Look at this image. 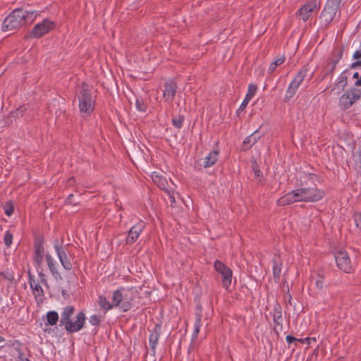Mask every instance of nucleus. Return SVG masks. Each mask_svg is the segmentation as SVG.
Wrapping results in <instances>:
<instances>
[{"mask_svg": "<svg viewBox=\"0 0 361 361\" xmlns=\"http://www.w3.org/2000/svg\"><path fill=\"white\" fill-rule=\"evenodd\" d=\"M37 16V11H27L23 8L13 10L2 23L4 31L16 30L23 25L32 23Z\"/></svg>", "mask_w": 361, "mask_h": 361, "instance_id": "nucleus-1", "label": "nucleus"}, {"mask_svg": "<svg viewBox=\"0 0 361 361\" xmlns=\"http://www.w3.org/2000/svg\"><path fill=\"white\" fill-rule=\"evenodd\" d=\"M75 309L72 305L66 306L61 314L60 326H63L66 331L73 334L80 331L85 325L86 317L82 311H80L76 314V320L72 322L71 317L74 314Z\"/></svg>", "mask_w": 361, "mask_h": 361, "instance_id": "nucleus-2", "label": "nucleus"}, {"mask_svg": "<svg viewBox=\"0 0 361 361\" xmlns=\"http://www.w3.org/2000/svg\"><path fill=\"white\" fill-rule=\"evenodd\" d=\"M137 291L134 288H121L113 293L111 300L114 307L121 309L123 312L132 307V302L136 296Z\"/></svg>", "mask_w": 361, "mask_h": 361, "instance_id": "nucleus-3", "label": "nucleus"}, {"mask_svg": "<svg viewBox=\"0 0 361 361\" xmlns=\"http://www.w3.org/2000/svg\"><path fill=\"white\" fill-rule=\"evenodd\" d=\"M80 111L85 115H90L94 108V98L92 96L90 86L82 82L78 94Z\"/></svg>", "mask_w": 361, "mask_h": 361, "instance_id": "nucleus-4", "label": "nucleus"}, {"mask_svg": "<svg viewBox=\"0 0 361 361\" xmlns=\"http://www.w3.org/2000/svg\"><path fill=\"white\" fill-rule=\"evenodd\" d=\"M298 202H313L322 200L324 192L316 188H302L294 190Z\"/></svg>", "mask_w": 361, "mask_h": 361, "instance_id": "nucleus-5", "label": "nucleus"}, {"mask_svg": "<svg viewBox=\"0 0 361 361\" xmlns=\"http://www.w3.org/2000/svg\"><path fill=\"white\" fill-rule=\"evenodd\" d=\"M68 245L63 246L59 243L57 239L55 240L54 247L57 254L59 259L62 267L66 270L70 271L73 268L72 260L74 259V256L70 252V251L68 250Z\"/></svg>", "mask_w": 361, "mask_h": 361, "instance_id": "nucleus-6", "label": "nucleus"}, {"mask_svg": "<svg viewBox=\"0 0 361 361\" xmlns=\"http://www.w3.org/2000/svg\"><path fill=\"white\" fill-rule=\"evenodd\" d=\"M214 266L216 272L220 275L222 286L228 290L231 284L232 270L219 260H216Z\"/></svg>", "mask_w": 361, "mask_h": 361, "instance_id": "nucleus-7", "label": "nucleus"}, {"mask_svg": "<svg viewBox=\"0 0 361 361\" xmlns=\"http://www.w3.org/2000/svg\"><path fill=\"white\" fill-rule=\"evenodd\" d=\"M308 72L307 66H304L297 73L293 80L289 85L285 97V99L288 100L291 99L296 93L298 87L304 80Z\"/></svg>", "mask_w": 361, "mask_h": 361, "instance_id": "nucleus-8", "label": "nucleus"}, {"mask_svg": "<svg viewBox=\"0 0 361 361\" xmlns=\"http://www.w3.org/2000/svg\"><path fill=\"white\" fill-rule=\"evenodd\" d=\"M335 259L337 267L345 273L353 271V264L346 251L339 250L335 254Z\"/></svg>", "mask_w": 361, "mask_h": 361, "instance_id": "nucleus-9", "label": "nucleus"}, {"mask_svg": "<svg viewBox=\"0 0 361 361\" xmlns=\"http://www.w3.org/2000/svg\"><path fill=\"white\" fill-rule=\"evenodd\" d=\"M55 27V23L49 19H44L40 23L35 25L32 31V35L35 38H40L47 34Z\"/></svg>", "mask_w": 361, "mask_h": 361, "instance_id": "nucleus-10", "label": "nucleus"}, {"mask_svg": "<svg viewBox=\"0 0 361 361\" xmlns=\"http://www.w3.org/2000/svg\"><path fill=\"white\" fill-rule=\"evenodd\" d=\"M29 276V284L30 288L32 289V294L34 295L37 303H42L44 299V293L42 288L39 284L37 281L35 279L34 276L31 274V273L28 272Z\"/></svg>", "mask_w": 361, "mask_h": 361, "instance_id": "nucleus-11", "label": "nucleus"}, {"mask_svg": "<svg viewBox=\"0 0 361 361\" xmlns=\"http://www.w3.org/2000/svg\"><path fill=\"white\" fill-rule=\"evenodd\" d=\"M145 227V224L142 221H140L136 225L131 227V228L128 231V235L126 238V243L128 245H132L133 243H134L138 239L140 234L142 232Z\"/></svg>", "mask_w": 361, "mask_h": 361, "instance_id": "nucleus-12", "label": "nucleus"}, {"mask_svg": "<svg viewBox=\"0 0 361 361\" xmlns=\"http://www.w3.org/2000/svg\"><path fill=\"white\" fill-rule=\"evenodd\" d=\"M177 85L172 80L164 84V97L167 102H172L176 94Z\"/></svg>", "mask_w": 361, "mask_h": 361, "instance_id": "nucleus-13", "label": "nucleus"}, {"mask_svg": "<svg viewBox=\"0 0 361 361\" xmlns=\"http://www.w3.org/2000/svg\"><path fill=\"white\" fill-rule=\"evenodd\" d=\"M346 71H343L337 78L336 82L334 86V87L331 90L330 93L334 94H339L342 92L345 87L348 83V78L345 75Z\"/></svg>", "mask_w": 361, "mask_h": 361, "instance_id": "nucleus-14", "label": "nucleus"}, {"mask_svg": "<svg viewBox=\"0 0 361 361\" xmlns=\"http://www.w3.org/2000/svg\"><path fill=\"white\" fill-rule=\"evenodd\" d=\"M317 7L316 1H312L305 4L298 11L299 15L301 16L304 22L307 21L311 16V13L314 11Z\"/></svg>", "mask_w": 361, "mask_h": 361, "instance_id": "nucleus-15", "label": "nucleus"}, {"mask_svg": "<svg viewBox=\"0 0 361 361\" xmlns=\"http://www.w3.org/2000/svg\"><path fill=\"white\" fill-rule=\"evenodd\" d=\"M48 268L55 279H62V276L57 269V263L49 253L45 255Z\"/></svg>", "mask_w": 361, "mask_h": 361, "instance_id": "nucleus-16", "label": "nucleus"}, {"mask_svg": "<svg viewBox=\"0 0 361 361\" xmlns=\"http://www.w3.org/2000/svg\"><path fill=\"white\" fill-rule=\"evenodd\" d=\"M295 202H298L296 198V195L295 192V190H293L281 197H280L277 202L276 204L278 206L283 207L286 205H289L291 204H293Z\"/></svg>", "mask_w": 361, "mask_h": 361, "instance_id": "nucleus-17", "label": "nucleus"}, {"mask_svg": "<svg viewBox=\"0 0 361 361\" xmlns=\"http://www.w3.org/2000/svg\"><path fill=\"white\" fill-rule=\"evenodd\" d=\"M44 247L43 244L40 241H37L35 243V255L34 262L37 265H40L44 259Z\"/></svg>", "mask_w": 361, "mask_h": 361, "instance_id": "nucleus-18", "label": "nucleus"}, {"mask_svg": "<svg viewBox=\"0 0 361 361\" xmlns=\"http://www.w3.org/2000/svg\"><path fill=\"white\" fill-rule=\"evenodd\" d=\"M261 137L258 130H256L250 135L247 136L243 141L242 149L243 151L249 149L252 145H254Z\"/></svg>", "mask_w": 361, "mask_h": 361, "instance_id": "nucleus-19", "label": "nucleus"}, {"mask_svg": "<svg viewBox=\"0 0 361 361\" xmlns=\"http://www.w3.org/2000/svg\"><path fill=\"white\" fill-rule=\"evenodd\" d=\"M219 152L218 149H214L207 156L203 162L204 168H209L215 164L219 159Z\"/></svg>", "mask_w": 361, "mask_h": 361, "instance_id": "nucleus-20", "label": "nucleus"}, {"mask_svg": "<svg viewBox=\"0 0 361 361\" xmlns=\"http://www.w3.org/2000/svg\"><path fill=\"white\" fill-rule=\"evenodd\" d=\"M273 263V275L274 281L278 282L281 277L282 263L278 257H274Z\"/></svg>", "mask_w": 361, "mask_h": 361, "instance_id": "nucleus-21", "label": "nucleus"}, {"mask_svg": "<svg viewBox=\"0 0 361 361\" xmlns=\"http://www.w3.org/2000/svg\"><path fill=\"white\" fill-rule=\"evenodd\" d=\"M353 105L350 99V94L348 91L342 94L338 101V106L343 110H346L349 109Z\"/></svg>", "mask_w": 361, "mask_h": 361, "instance_id": "nucleus-22", "label": "nucleus"}, {"mask_svg": "<svg viewBox=\"0 0 361 361\" xmlns=\"http://www.w3.org/2000/svg\"><path fill=\"white\" fill-rule=\"evenodd\" d=\"M160 333L158 330V327L156 326L151 332L149 338V345L154 352L155 351L156 345L159 339Z\"/></svg>", "mask_w": 361, "mask_h": 361, "instance_id": "nucleus-23", "label": "nucleus"}, {"mask_svg": "<svg viewBox=\"0 0 361 361\" xmlns=\"http://www.w3.org/2000/svg\"><path fill=\"white\" fill-rule=\"evenodd\" d=\"M152 179L153 182L160 189L166 190V185H167V180H166V179L165 178L159 176L158 173L154 172L152 174Z\"/></svg>", "mask_w": 361, "mask_h": 361, "instance_id": "nucleus-24", "label": "nucleus"}, {"mask_svg": "<svg viewBox=\"0 0 361 361\" xmlns=\"http://www.w3.org/2000/svg\"><path fill=\"white\" fill-rule=\"evenodd\" d=\"M336 12L324 7L322 14L321 18L324 20L325 24L329 25L334 19L336 16Z\"/></svg>", "mask_w": 361, "mask_h": 361, "instance_id": "nucleus-25", "label": "nucleus"}, {"mask_svg": "<svg viewBox=\"0 0 361 361\" xmlns=\"http://www.w3.org/2000/svg\"><path fill=\"white\" fill-rule=\"evenodd\" d=\"M97 302L100 307L104 310L106 312L111 310L113 307H115L114 302H109L106 298L104 295H99Z\"/></svg>", "mask_w": 361, "mask_h": 361, "instance_id": "nucleus-26", "label": "nucleus"}, {"mask_svg": "<svg viewBox=\"0 0 361 361\" xmlns=\"http://www.w3.org/2000/svg\"><path fill=\"white\" fill-rule=\"evenodd\" d=\"M274 322L275 324V331H277V328L279 326L280 329H282L283 317L281 312L278 310L276 308L274 310Z\"/></svg>", "mask_w": 361, "mask_h": 361, "instance_id": "nucleus-27", "label": "nucleus"}, {"mask_svg": "<svg viewBox=\"0 0 361 361\" xmlns=\"http://www.w3.org/2000/svg\"><path fill=\"white\" fill-rule=\"evenodd\" d=\"M352 104H355L361 98V89L353 87L348 91Z\"/></svg>", "mask_w": 361, "mask_h": 361, "instance_id": "nucleus-28", "label": "nucleus"}, {"mask_svg": "<svg viewBox=\"0 0 361 361\" xmlns=\"http://www.w3.org/2000/svg\"><path fill=\"white\" fill-rule=\"evenodd\" d=\"M47 325L54 326L59 320L58 313L55 311H50L47 314Z\"/></svg>", "mask_w": 361, "mask_h": 361, "instance_id": "nucleus-29", "label": "nucleus"}, {"mask_svg": "<svg viewBox=\"0 0 361 361\" xmlns=\"http://www.w3.org/2000/svg\"><path fill=\"white\" fill-rule=\"evenodd\" d=\"M336 66V61H331L329 63L323 71L324 75L322 76V79L325 78L328 75L332 76Z\"/></svg>", "mask_w": 361, "mask_h": 361, "instance_id": "nucleus-30", "label": "nucleus"}, {"mask_svg": "<svg viewBox=\"0 0 361 361\" xmlns=\"http://www.w3.org/2000/svg\"><path fill=\"white\" fill-rule=\"evenodd\" d=\"M342 0H327L324 7L335 12L339 9Z\"/></svg>", "mask_w": 361, "mask_h": 361, "instance_id": "nucleus-31", "label": "nucleus"}, {"mask_svg": "<svg viewBox=\"0 0 361 361\" xmlns=\"http://www.w3.org/2000/svg\"><path fill=\"white\" fill-rule=\"evenodd\" d=\"M284 61H285V58L284 57H280V58L276 59L274 61H273L269 65V69H268L269 72V73L274 72L275 71V69L276 68V67L278 66L281 65Z\"/></svg>", "mask_w": 361, "mask_h": 361, "instance_id": "nucleus-32", "label": "nucleus"}, {"mask_svg": "<svg viewBox=\"0 0 361 361\" xmlns=\"http://www.w3.org/2000/svg\"><path fill=\"white\" fill-rule=\"evenodd\" d=\"M257 90V87L255 84H250L248 87V91L245 95V99L250 101V99L255 94Z\"/></svg>", "mask_w": 361, "mask_h": 361, "instance_id": "nucleus-33", "label": "nucleus"}, {"mask_svg": "<svg viewBox=\"0 0 361 361\" xmlns=\"http://www.w3.org/2000/svg\"><path fill=\"white\" fill-rule=\"evenodd\" d=\"M4 213L11 216L14 212V206L11 202H7L4 206Z\"/></svg>", "mask_w": 361, "mask_h": 361, "instance_id": "nucleus-34", "label": "nucleus"}, {"mask_svg": "<svg viewBox=\"0 0 361 361\" xmlns=\"http://www.w3.org/2000/svg\"><path fill=\"white\" fill-rule=\"evenodd\" d=\"M136 108L140 111H146L147 104L142 99H137L135 102Z\"/></svg>", "mask_w": 361, "mask_h": 361, "instance_id": "nucleus-35", "label": "nucleus"}, {"mask_svg": "<svg viewBox=\"0 0 361 361\" xmlns=\"http://www.w3.org/2000/svg\"><path fill=\"white\" fill-rule=\"evenodd\" d=\"M201 326H202L201 317H197L196 318V320H195V329H194V332H193V334H192V338H197V334L200 332V329Z\"/></svg>", "mask_w": 361, "mask_h": 361, "instance_id": "nucleus-36", "label": "nucleus"}, {"mask_svg": "<svg viewBox=\"0 0 361 361\" xmlns=\"http://www.w3.org/2000/svg\"><path fill=\"white\" fill-rule=\"evenodd\" d=\"M344 51L343 47H341L340 49H337L334 53V58L332 59L331 61H336V65L338 64V61L342 59L343 54Z\"/></svg>", "mask_w": 361, "mask_h": 361, "instance_id": "nucleus-37", "label": "nucleus"}, {"mask_svg": "<svg viewBox=\"0 0 361 361\" xmlns=\"http://www.w3.org/2000/svg\"><path fill=\"white\" fill-rule=\"evenodd\" d=\"M12 241H13V235L9 231H7L5 233L4 237V242L5 245H6V247H10L11 245L12 244Z\"/></svg>", "mask_w": 361, "mask_h": 361, "instance_id": "nucleus-38", "label": "nucleus"}, {"mask_svg": "<svg viewBox=\"0 0 361 361\" xmlns=\"http://www.w3.org/2000/svg\"><path fill=\"white\" fill-rule=\"evenodd\" d=\"M0 275L9 281L12 282L15 280L13 273L9 271H1Z\"/></svg>", "mask_w": 361, "mask_h": 361, "instance_id": "nucleus-39", "label": "nucleus"}, {"mask_svg": "<svg viewBox=\"0 0 361 361\" xmlns=\"http://www.w3.org/2000/svg\"><path fill=\"white\" fill-rule=\"evenodd\" d=\"M315 285L319 289H322L324 286V276L321 274L317 275V278L315 281Z\"/></svg>", "mask_w": 361, "mask_h": 361, "instance_id": "nucleus-40", "label": "nucleus"}, {"mask_svg": "<svg viewBox=\"0 0 361 361\" xmlns=\"http://www.w3.org/2000/svg\"><path fill=\"white\" fill-rule=\"evenodd\" d=\"M101 322V317L99 315H92L90 318V323L93 326H98Z\"/></svg>", "mask_w": 361, "mask_h": 361, "instance_id": "nucleus-41", "label": "nucleus"}, {"mask_svg": "<svg viewBox=\"0 0 361 361\" xmlns=\"http://www.w3.org/2000/svg\"><path fill=\"white\" fill-rule=\"evenodd\" d=\"M353 219L356 227L358 228L359 229H361V213L355 212L353 215Z\"/></svg>", "mask_w": 361, "mask_h": 361, "instance_id": "nucleus-42", "label": "nucleus"}, {"mask_svg": "<svg viewBox=\"0 0 361 361\" xmlns=\"http://www.w3.org/2000/svg\"><path fill=\"white\" fill-rule=\"evenodd\" d=\"M183 122V118L180 116H179L178 118H173L172 120L173 125L177 128H180L182 127Z\"/></svg>", "mask_w": 361, "mask_h": 361, "instance_id": "nucleus-43", "label": "nucleus"}, {"mask_svg": "<svg viewBox=\"0 0 361 361\" xmlns=\"http://www.w3.org/2000/svg\"><path fill=\"white\" fill-rule=\"evenodd\" d=\"M312 340H314V341H316V338L314 337H312V338L307 337L305 338H298V341L300 342L302 344H304V343L311 344Z\"/></svg>", "mask_w": 361, "mask_h": 361, "instance_id": "nucleus-44", "label": "nucleus"}, {"mask_svg": "<svg viewBox=\"0 0 361 361\" xmlns=\"http://www.w3.org/2000/svg\"><path fill=\"white\" fill-rule=\"evenodd\" d=\"M249 100L247 99H244L243 102H242L241 105L240 106L239 109H238V114H239L240 111H244V109L246 108L247 105L249 103Z\"/></svg>", "mask_w": 361, "mask_h": 361, "instance_id": "nucleus-45", "label": "nucleus"}, {"mask_svg": "<svg viewBox=\"0 0 361 361\" xmlns=\"http://www.w3.org/2000/svg\"><path fill=\"white\" fill-rule=\"evenodd\" d=\"M252 169H253L255 176L257 178H259V179L260 180L261 178H262V173L261 171L259 169L258 166H253Z\"/></svg>", "mask_w": 361, "mask_h": 361, "instance_id": "nucleus-46", "label": "nucleus"}, {"mask_svg": "<svg viewBox=\"0 0 361 361\" xmlns=\"http://www.w3.org/2000/svg\"><path fill=\"white\" fill-rule=\"evenodd\" d=\"M286 340L288 344H291L294 342L298 341V338L293 337V336L288 335L286 338Z\"/></svg>", "mask_w": 361, "mask_h": 361, "instance_id": "nucleus-47", "label": "nucleus"}, {"mask_svg": "<svg viewBox=\"0 0 361 361\" xmlns=\"http://www.w3.org/2000/svg\"><path fill=\"white\" fill-rule=\"evenodd\" d=\"M350 68L352 69H354V68H360L361 69V61H357L355 62H353L351 65H350Z\"/></svg>", "mask_w": 361, "mask_h": 361, "instance_id": "nucleus-48", "label": "nucleus"}, {"mask_svg": "<svg viewBox=\"0 0 361 361\" xmlns=\"http://www.w3.org/2000/svg\"><path fill=\"white\" fill-rule=\"evenodd\" d=\"M73 197H74L73 195H72V194L69 195L67 198V202L68 204H73V205L77 204L78 202H76L73 200Z\"/></svg>", "mask_w": 361, "mask_h": 361, "instance_id": "nucleus-49", "label": "nucleus"}, {"mask_svg": "<svg viewBox=\"0 0 361 361\" xmlns=\"http://www.w3.org/2000/svg\"><path fill=\"white\" fill-rule=\"evenodd\" d=\"M353 58L357 60L361 59V48L354 53Z\"/></svg>", "mask_w": 361, "mask_h": 361, "instance_id": "nucleus-50", "label": "nucleus"}, {"mask_svg": "<svg viewBox=\"0 0 361 361\" xmlns=\"http://www.w3.org/2000/svg\"><path fill=\"white\" fill-rule=\"evenodd\" d=\"M39 276L40 278L41 283L44 284V285H47V280H46L45 274L41 272V273L39 274Z\"/></svg>", "mask_w": 361, "mask_h": 361, "instance_id": "nucleus-51", "label": "nucleus"}, {"mask_svg": "<svg viewBox=\"0 0 361 361\" xmlns=\"http://www.w3.org/2000/svg\"><path fill=\"white\" fill-rule=\"evenodd\" d=\"M167 193L169 195V201L171 202V204L172 205L173 203H175V197L173 195H171L169 191H167Z\"/></svg>", "mask_w": 361, "mask_h": 361, "instance_id": "nucleus-52", "label": "nucleus"}, {"mask_svg": "<svg viewBox=\"0 0 361 361\" xmlns=\"http://www.w3.org/2000/svg\"><path fill=\"white\" fill-rule=\"evenodd\" d=\"M68 185H73L75 183V179L73 177H71L68 179Z\"/></svg>", "mask_w": 361, "mask_h": 361, "instance_id": "nucleus-53", "label": "nucleus"}, {"mask_svg": "<svg viewBox=\"0 0 361 361\" xmlns=\"http://www.w3.org/2000/svg\"><path fill=\"white\" fill-rule=\"evenodd\" d=\"M355 87H361V75H360V78L355 82Z\"/></svg>", "mask_w": 361, "mask_h": 361, "instance_id": "nucleus-54", "label": "nucleus"}, {"mask_svg": "<svg viewBox=\"0 0 361 361\" xmlns=\"http://www.w3.org/2000/svg\"><path fill=\"white\" fill-rule=\"evenodd\" d=\"M19 361H30V360L24 357L22 354L19 355Z\"/></svg>", "mask_w": 361, "mask_h": 361, "instance_id": "nucleus-55", "label": "nucleus"}, {"mask_svg": "<svg viewBox=\"0 0 361 361\" xmlns=\"http://www.w3.org/2000/svg\"><path fill=\"white\" fill-rule=\"evenodd\" d=\"M360 75H361L360 74V73H359V72H356V73H355L353 74V78H355V79L358 80V79L360 78Z\"/></svg>", "mask_w": 361, "mask_h": 361, "instance_id": "nucleus-56", "label": "nucleus"}, {"mask_svg": "<svg viewBox=\"0 0 361 361\" xmlns=\"http://www.w3.org/2000/svg\"><path fill=\"white\" fill-rule=\"evenodd\" d=\"M6 341L5 338L0 336V343H3Z\"/></svg>", "mask_w": 361, "mask_h": 361, "instance_id": "nucleus-57", "label": "nucleus"}, {"mask_svg": "<svg viewBox=\"0 0 361 361\" xmlns=\"http://www.w3.org/2000/svg\"><path fill=\"white\" fill-rule=\"evenodd\" d=\"M309 176H310V178H312L313 176H315V175L312 174V173H310Z\"/></svg>", "mask_w": 361, "mask_h": 361, "instance_id": "nucleus-58", "label": "nucleus"}, {"mask_svg": "<svg viewBox=\"0 0 361 361\" xmlns=\"http://www.w3.org/2000/svg\"><path fill=\"white\" fill-rule=\"evenodd\" d=\"M360 167L361 168V161H360Z\"/></svg>", "mask_w": 361, "mask_h": 361, "instance_id": "nucleus-59", "label": "nucleus"}]
</instances>
